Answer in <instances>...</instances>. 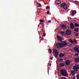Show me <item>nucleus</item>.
I'll use <instances>...</instances> for the list:
<instances>
[{
  "label": "nucleus",
  "mask_w": 79,
  "mask_h": 79,
  "mask_svg": "<svg viewBox=\"0 0 79 79\" xmlns=\"http://www.w3.org/2000/svg\"><path fill=\"white\" fill-rule=\"evenodd\" d=\"M60 79H66V78H65L64 77H62Z\"/></svg>",
  "instance_id": "nucleus-33"
},
{
  "label": "nucleus",
  "mask_w": 79,
  "mask_h": 79,
  "mask_svg": "<svg viewBox=\"0 0 79 79\" xmlns=\"http://www.w3.org/2000/svg\"><path fill=\"white\" fill-rule=\"evenodd\" d=\"M74 31H76V32H78V28H74Z\"/></svg>",
  "instance_id": "nucleus-20"
},
{
  "label": "nucleus",
  "mask_w": 79,
  "mask_h": 79,
  "mask_svg": "<svg viewBox=\"0 0 79 79\" xmlns=\"http://www.w3.org/2000/svg\"><path fill=\"white\" fill-rule=\"evenodd\" d=\"M77 79H79V75H77Z\"/></svg>",
  "instance_id": "nucleus-35"
},
{
  "label": "nucleus",
  "mask_w": 79,
  "mask_h": 79,
  "mask_svg": "<svg viewBox=\"0 0 79 79\" xmlns=\"http://www.w3.org/2000/svg\"><path fill=\"white\" fill-rule=\"evenodd\" d=\"M48 52L49 53H52V50L50 49H49L48 50Z\"/></svg>",
  "instance_id": "nucleus-21"
},
{
  "label": "nucleus",
  "mask_w": 79,
  "mask_h": 79,
  "mask_svg": "<svg viewBox=\"0 0 79 79\" xmlns=\"http://www.w3.org/2000/svg\"><path fill=\"white\" fill-rule=\"evenodd\" d=\"M52 21H51V20H49L48 21V22L49 23H51V22Z\"/></svg>",
  "instance_id": "nucleus-42"
},
{
  "label": "nucleus",
  "mask_w": 79,
  "mask_h": 79,
  "mask_svg": "<svg viewBox=\"0 0 79 79\" xmlns=\"http://www.w3.org/2000/svg\"><path fill=\"white\" fill-rule=\"evenodd\" d=\"M41 25H42V27H44V23H42Z\"/></svg>",
  "instance_id": "nucleus-31"
},
{
  "label": "nucleus",
  "mask_w": 79,
  "mask_h": 79,
  "mask_svg": "<svg viewBox=\"0 0 79 79\" xmlns=\"http://www.w3.org/2000/svg\"><path fill=\"white\" fill-rule=\"evenodd\" d=\"M57 40L59 41H62V38L59 35H58L57 37Z\"/></svg>",
  "instance_id": "nucleus-8"
},
{
  "label": "nucleus",
  "mask_w": 79,
  "mask_h": 79,
  "mask_svg": "<svg viewBox=\"0 0 79 79\" xmlns=\"http://www.w3.org/2000/svg\"><path fill=\"white\" fill-rule=\"evenodd\" d=\"M60 6L62 8H64L65 10H67L68 9V6L65 3H62L60 4Z\"/></svg>",
  "instance_id": "nucleus-3"
},
{
  "label": "nucleus",
  "mask_w": 79,
  "mask_h": 79,
  "mask_svg": "<svg viewBox=\"0 0 79 79\" xmlns=\"http://www.w3.org/2000/svg\"><path fill=\"white\" fill-rule=\"evenodd\" d=\"M74 25L76 27H79V25L77 23H75Z\"/></svg>",
  "instance_id": "nucleus-17"
},
{
  "label": "nucleus",
  "mask_w": 79,
  "mask_h": 79,
  "mask_svg": "<svg viewBox=\"0 0 79 79\" xmlns=\"http://www.w3.org/2000/svg\"><path fill=\"white\" fill-rule=\"evenodd\" d=\"M50 8V6H47L46 7V9H48Z\"/></svg>",
  "instance_id": "nucleus-37"
},
{
  "label": "nucleus",
  "mask_w": 79,
  "mask_h": 79,
  "mask_svg": "<svg viewBox=\"0 0 79 79\" xmlns=\"http://www.w3.org/2000/svg\"><path fill=\"white\" fill-rule=\"evenodd\" d=\"M75 55L76 56H79V53H77L75 54Z\"/></svg>",
  "instance_id": "nucleus-27"
},
{
  "label": "nucleus",
  "mask_w": 79,
  "mask_h": 79,
  "mask_svg": "<svg viewBox=\"0 0 79 79\" xmlns=\"http://www.w3.org/2000/svg\"><path fill=\"white\" fill-rule=\"evenodd\" d=\"M60 72L61 75L63 76L66 77L68 76V74L67 71L66 69H61L60 70Z\"/></svg>",
  "instance_id": "nucleus-2"
},
{
  "label": "nucleus",
  "mask_w": 79,
  "mask_h": 79,
  "mask_svg": "<svg viewBox=\"0 0 79 79\" xmlns=\"http://www.w3.org/2000/svg\"><path fill=\"white\" fill-rule=\"evenodd\" d=\"M58 2H60V3ZM61 1H60V0H59V1L58 2V5H59V4H60V3H61Z\"/></svg>",
  "instance_id": "nucleus-32"
},
{
  "label": "nucleus",
  "mask_w": 79,
  "mask_h": 79,
  "mask_svg": "<svg viewBox=\"0 0 79 79\" xmlns=\"http://www.w3.org/2000/svg\"><path fill=\"white\" fill-rule=\"evenodd\" d=\"M62 35H63L64 34V32L63 31H61L59 32Z\"/></svg>",
  "instance_id": "nucleus-19"
},
{
  "label": "nucleus",
  "mask_w": 79,
  "mask_h": 79,
  "mask_svg": "<svg viewBox=\"0 0 79 79\" xmlns=\"http://www.w3.org/2000/svg\"><path fill=\"white\" fill-rule=\"evenodd\" d=\"M40 38L41 40V41L42 40H43V39H44V38L43 37H41L40 36Z\"/></svg>",
  "instance_id": "nucleus-26"
},
{
  "label": "nucleus",
  "mask_w": 79,
  "mask_h": 79,
  "mask_svg": "<svg viewBox=\"0 0 79 79\" xmlns=\"http://www.w3.org/2000/svg\"><path fill=\"white\" fill-rule=\"evenodd\" d=\"M75 72L73 71H72L71 72V74H74Z\"/></svg>",
  "instance_id": "nucleus-25"
},
{
  "label": "nucleus",
  "mask_w": 79,
  "mask_h": 79,
  "mask_svg": "<svg viewBox=\"0 0 79 79\" xmlns=\"http://www.w3.org/2000/svg\"><path fill=\"white\" fill-rule=\"evenodd\" d=\"M53 57H51L50 58V59H51V60H53Z\"/></svg>",
  "instance_id": "nucleus-41"
},
{
  "label": "nucleus",
  "mask_w": 79,
  "mask_h": 79,
  "mask_svg": "<svg viewBox=\"0 0 79 79\" xmlns=\"http://www.w3.org/2000/svg\"><path fill=\"white\" fill-rule=\"evenodd\" d=\"M74 3L75 4H76V5H79V2L77 1H74Z\"/></svg>",
  "instance_id": "nucleus-18"
},
{
  "label": "nucleus",
  "mask_w": 79,
  "mask_h": 79,
  "mask_svg": "<svg viewBox=\"0 0 79 79\" xmlns=\"http://www.w3.org/2000/svg\"><path fill=\"white\" fill-rule=\"evenodd\" d=\"M40 24H41V23H40Z\"/></svg>",
  "instance_id": "nucleus-45"
},
{
  "label": "nucleus",
  "mask_w": 79,
  "mask_h": 79,
  "mask_svg": "<svg viewBox=\"0 0 79 79\" xmlns=\"http://www.w3.org/2000/svg\"><path fill=\"white\" fill-rule=\"evenodd\" d=\"M43 34L45 36L46 35V34H45V33L44 32L43 33Z\"/></svg>",
  "instance_id": "nucleus-38"
},
{
  "label": "nucleus",
  "mask_w": 79,
  "mask_h": 79,
  "mask_svg": "<svg viewBox=\"0 0 79 79\" xmlns=\"http://www.w3.org/2000/svg\"><path fill=\"white\" fill-rule=\"evenodd\" d=\"M71 63V61L69 60H67L65 62V64L66 65H67V66H69V65H70V64Z\"/></svg>",
  "instance_id": "nucleus-7"
},
{
  "label": "nucleus",
  "mask_w": 79,
  "mask_h": 79,
  "mask_svg": "<svg viewBox=\"0 0 79 79\" xmlns=\"http://www.w3.org/2000/svg\"><path fill=\"white\" fill-rule=\"evenodd\" d=\"M61 28L62 29H66V25L64 24H62L61 26Z\"/></svg>",
  "instance_id": "nucleus-14"
},
{
  "label": "nucleus",
  "mask_w": 79,
  "mask_h": 79,
  "mask_svg": "<svg viewBox=\"0 0 79 79\" xmlns=\"http://www.w3.org/2000/svg\"><path fill=\"white\" fill-rule=\"evenodd\" d=\"M63 59L62 58H60L59 59V61H60V62H62L63 61Z\"/></svg>",
  "instance_id": "nucleus-22"
},
{
  "label": "nucleus",
  "mask_w": 79,
  "mask_h": 79,
  "mask_svg": "<svg viewBox=\"0 0 79 79\" xmlns=\"http://www.w3.org/2000/svg\"><path fill=\"white\" fill-rule=\"evenodd\" d=\"M73 69L74 71H77L78 69H79V65H77L73 67Z\"/></svg>",
  "instance_id": "nucleus-5"
},
{
  "label": "nucleus",
  "mask_w": 79,
  "mask_h": 79,
  "mask_svg": "<svg viewBox=\"0 0 79 79\" xmlns=\"http://www.w3.org/2000/svg\"><path fill=\"white\" fill-rule=\"evenodd\" d=\"M68 45V43L66 41H62L61 43H59L58 44V45H57L58 48H62V47H64L65 46Z\"/></svg>",
  "instance_id": "nucleus-1"
},
{
  "label": "nucleus",
  "mask_w": 79,
  "mask_h": 79,
  "mask_svg": "<svg viewBox=\"0 0 79 79\" xmlns=\"http://www.w3.org/2000/svg\"><path fill=\"white\" fill-rule=\"evenodd\" d=\"M76 13L77 12L76 10H74L73 11L72 13L71 14V15H72V16H74V15H75V14H76Z\"/></svg>",
  "instance_id": "nucleus-12"
},
{
  "label": "nucleus",
  "mask_w": 79,
  "mask_h": 79,
  "mask_svg": "<svg viewBox=\"0 0 79 79\" xmlns=\"http://www.w3.org/2000/svg\"><path fill=\"white\" fill-rule=\"evenodd\" d=\"M44 28H43L41 29V30L42 31H44Z\"/></svg>",
  "instance_id": "nucleus-40"
},
{
  "label": "nucleus",
  "mask_w": 79,
  "mask_h": 79,
  "mask_svg": "<svg viewBox=\"0 0 79 79\" xmlns=\"http://www.w3.org/2000/svg\"><path fill=\"white\" fill-rule=\"evenodd\" d=\"M76 63L79 62V56L78 57H76L74 59Z\"/></svg>",
  "instance_id": "nucleus-11"
},
{
  "label": "nucleus",
  "mask_w": 79,
  "mask_h": 79,
  "mask_svg": "<svg viewBox=\"0 0 79 79\" xmlns=\"http://www.w3.org/2000/svg\"><path fill=\"white\" fill-rule=\"evenodd\" d=\"M49 13H50V12H49V11H48L47 12V14L48 15V14H49Z\"/></svg>",
  "instance_id": "nucleus-36"
},
{
  "label": "nucleus",
  "mask_w": 79,
  "mask_h": 79,
  "mask_svg": "<svg viewBox=\"0 0 79 79\" xmlns=\"http://www.w3.org/2000/svg\"><path fill=\"white\" fill-rule=\"evenodd\" d=\"M58 2H59V0H56L55 2V3H56V5H57V4H58Z\"/></svg>",
  "instance_id": "nucleus-23"
},
{
  "label": "nucleus",
  "mask_w": 79,
  "mask_h": 79,
  "mask_svg": "<svg viewBox=\"0 0 79 79\" xmlns=\"http://www.w3.org/2000/svg\"><path fill=\"white\" fill-rule=\"evenodd\" d=\"M78 49L79 48H78V47H74L73 48L74 50L76 51V52L77 51V50H78Z\"/></svg>",
  "instance_id": "nucleus-15"
},
{
  "label": "nucleus",
  "mask_w": 79,
  "mask_h": 79,
  "mask_svg": "<svg viewBox=\"0 0 79 79\" xmlns=\"http://www.w3.org/2000/svg\"><path fill=\"white\" fill-rule=\"evenodd\" d=\"M69 46H70V47H73V45H72V44H70Z\"/></svg>",
  "instance_id": "nucleus-39"
},
{
  "label": "nucleus",
  "mask_w": 79,
  "mask_h": 79,
  "mask_svg": "<svg viewBox=\"0 0 79 79\" xmlns=\"http://www.w3.org/2000/svg\"><path fill=\"white\" fill-rule=\"evenodd\" d=\"M64 55H65V54L64 53H63L61 52L59 54L60 58H61L62 57H63V56H64Z\"/></svg>",
  "instance_id": "nucleus-9"
},
{
  "label": "nucleus",
  "mask_w": 79,
  "mask_h": 79,
  "mask_svg": "<svg viewBox=\"0 0 79 79\" xmlns=\"http://www.w3.org/2000/svg\"><path fill=\"white\" fill-rule=\"evenodd\" d=\"M40 22H41V23H42V22H44V20H40Z\"/></svg>",
  "instance_id": "nucleus-30"
},
{
  "label": "nucleus",
  "mask_w": 79,
  "mask_h": 79,
  "mask_svg": "<svg viewBox=\"0 0 79 79\" xmlns=\"http://www.w3.org/2000/svg\"><path fill=\"white\" fill-rule=\"evenodd\" d=\"M42 36H43V37H44V36H44V35H42Z\"/></svg>",
  "instance_id": "nucleus-44"
},
{
  "label": "nucleus",
  "mask_w": 79,
  "mask_h": 79,
  "mask_svg": "<svg viewBox=\"0 0 79 79\" xmlns=\"http://www.w3.org/2000/svg\"><path fill=\"white\" fill-rule=\"evenodd\" d=\"M69 41L71 43V44H74V41L72 40V39H70L69 40Z\"/></svg>",
  "instance_id": "nucleus-16"
},
{
  "label": "nucleus",
  "mask_w": 79,
  "mask_h": 79,
  "mask_svg": "<svg viewBox=\"0 0 79 79\" xmlns=\"http://www.w3.org/2000/svg\"><path fill=\"white\" fill-rule=\"evenodd\" d=\"M76 52H77V53H79V49H77L76 51Z\"/></svg>",
  "instance_id": "nucleus-34"
},
{
  "label": "nucleus",
  "mask_w": 79,
  "mask_h": 79,
  "mask_svg": "<svg viewBox=\"0 0 79 79\" xmlns=\"http://www.w3.org/2000/svg\"><path fill=\"white\" fill-rule=\"evenodd\" d=\"M53 53L55 54V55L54 56L56 57V58H57V57L58 56V50H56V49H55L53 52Z\"/></svg>",
  "instance_id": "nucleus-4"
},
{
  "label": "nucleus",
  "mask_w": 79,
  "mask_h": 79,
  "mask_svg": "<svg viewBox=\"0 0 79 79\" xmlns=\"http://www.w3.org/2000/svg\"><path fill=\"white\" fill-rule=\"evenodd\" d=\"M74 34L76 35V36H78V34H77V33L75 32Z\"/></svg>",
  "instance_id": "nucleus-29"
},
{
  "label": "nucleus",
  "mask_w": 79,
  "mask_h": 79,
  "mask_svg": "<svg viewBox=\"0 0 79 79\" xmlns=\"http://www.w3.org/2000/svg\"><path fill=\"white\" fill-rule=\"evenodd\" d=\"M38 5H39L40 7H42V5H41V4H40V3H39Z\"/></svg>",
  "instance_id": "nucleus-28"
},
{
  "label": "nucleus",
  "mask_w": 79,
  "mask_h": 79,
  "mask_svg": "<svg viewBox=\"0 0 79 79\" xmlns=\"http://www.w3.org/2000/svg\"><path fill=\"white\" fill-rule=\"evenodd\" d=\"M70 26L71 28L73 29H74V24L73 23H71L70 24Z\"/></svg>",
  "instance_id": "nucleus-10"
},
{
  "label": "nucleus",
  "mask_w": 79,
  "mask_h": 79,
  "mask_svg": "<svg viewBox=\"0 0 79 79\" xmlns=\"http://www.w3.org/2000/svg\"><path fill=\"white\" fill-rule=\"evenodd\" d=\"M49 66H51V64H49Z\"/></svg>",
  "instance_id": "nucleus-43"
},
{
  "label": "nucleus",
  "mask_w": 79,
  "mask_h": 79,
  "mask_svg": "<svg viewBox=\"0 0 79 79\" xmlns=\"http://www.w3.org/2000/svg\"><path fill=\"white\" fill-rule=\"evenodd\" d=\"M59 66L60 67H63V66H64V63H60L59 64Z\"/></svg>",
  "instance_id": "nucleus-13"
},
{
  "label": "nucleus",
  "mask_w": 79,
  "mask_h": 79,
  "mask_svg": "<svg viewBox=\"0 0 79 79\" xmlns=\"http://www.w3.org/2000/svg\"><path fill=\"white\" fill-rule=\"evenodd\" d=\"M73 41L74 42L75 44H77V40H76L74 39L73 40Z\"/></svg>",
  "instance_id": "nucleus-24"
},
{
  "label": "nucleus",
  "mask_w": 79,
  "mask_h": 79,
  "mask_svg": "<svg viewBox=\"0 0 79 79\" xmlns=\"http://www.w3.org/2000/svg\"><path fill=\"white\" fill-rule=\"evenodd\" d=\"M72 32L70 30H69L67 29L65 32V34L66 35H71V33Z\"/></svg>",
  "instance_id": "nucleus-6"
}]
</instances>
